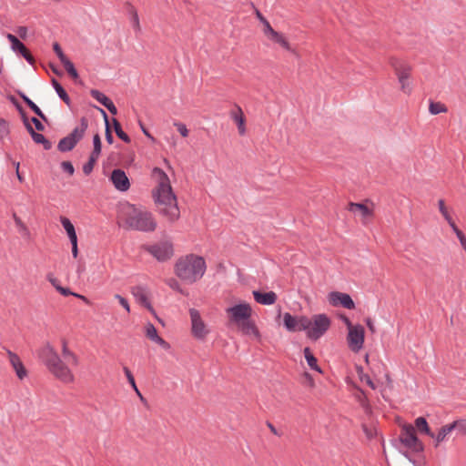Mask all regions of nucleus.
<instances>
[{
	"mask_svg": "<svg viewBox=\"0 0 466 466\" xmlns=\"http://www.w3.org/2000/svg\"><path fill=\"white\" fill-rule=\"evenodd\" d=\"M145 249L158 261L168 260L174 254L173 244L167 240L147 246Z\"/></svg>",
	"mask_w": 466,
	"mask_h": 466,
	"instance_id": "nucleus-11",
	"label": "nucleus"
},
{
	"mask_svg": "<svg viewBox=\"0 0 466 466\" xmlns=\"http://www.w3.org/2000/svg\"><path fill=\"white\" fill-rule=\"evenodd\" d=\"M363 431L369 439H372L374 436L377 435V430L375 428H371V427L370 428V427L364 425Z\"/></svg>",
	"mask_w": 466,
	"mask_h": 466,
	"instance_id": "nucleus-52",
	"label": "nucleus"
},
{
	"mask_svg": "<svg viewBox=\"0 0 466 466\" xmlns=\"http://www.w3.org/2000/svg\"><path fill=\"white\" fill-rule=\"evenodd\" d=\"M453 427V431L456 430L458 434L466 435V420L461 419L451 423Z\"/></svg>",
	"mask_w": 466,
	"mask_h": 466,
	"instance_id": "nucleus-41",
	"label": "nucleus"
},
{
	"mask_svg": "<svg viewBox=\"0 0 466 466\" xmlns=\"http://www.w3.org/2000/svg\"><path fill=\"white\" fill-rule=\"evenodd\" d=\"M61 167H62L63 170L67 172L69 175L74 174L75 169H74V167L71 162L64 161V162H62Z\"/></svg>",
	"mask_w": 466,
	"mask_h": 466,
	"instance_id": "nucleus-51",
	"label": "nucleus"
},
{
	"mask_svg": "<svg viewBox=\"0 0 466 466\" xmlns=\"http://www.w3.org/2000/svg\"><path fill=\"white\" fill-rule=\"evenodd\" d=\"M21 97L23 100L26 103V105L42 119L46 120V116L41 111V109L31 100L29 99L25 95H21Z\"/></svg>",
	"mask_w": 466,
	"mask_h": 466,
	"instance_id": "nucleus-39",
	"label": "nucleus"
},
{
	"mask_svg": "<svg viewBox=\"0 0 466 466\" xmlns=\"http://www.w3.org/2000/svg\"><path fill=\"white\" fill-rule=\"evenodd\" d=\"M191 321V333L194 338L203 340L209 334L210 330L202 319L200 312L196 309H189Z\"/></svg>",
	"mask_w": 466,
	"mask_h": 466,
	"instance_id": "nucleus-9",
	"label": "nucleus"
},
{
	"mask_svg": "<svg viewBox=\"0 0 466 466\" xmlns=\"http://www.w3.org/2000/svg\"><path fill=\"white\" fill-rule=\"evenodd\" d=\"M256 15L263 24V29H266L267 26H271L269 22L262 15V14L258 10L256 11Z\"/></svg>",
	"mask_w": 466,
	"mask_h": 466,
	"instance_id": "nucleus-55",
	"label": "nucleus"
},
{
	"mask_svg": "<svg viewBox=\"0 0 466 466\" xmlns=\"http://www.w3.org/2000/svg\"><path fill=\"white\" fill-rule=\"evenodd\" d=\"M365 321H366V325H367L368 329H370V331L371 333H375L376 329H375V325H374L372 319L368 318V319H366Z\"/></svg>",
	"mask_w": 466,
	"mask_h": 466,
	"instance_id": "nucleus-61",
	"label": "nucleus"
},
{
	"mask_svg": "<svg viewBox=\"0 0 466 466\" xmlns=\"http://www.w3.org/2000/svg\"><path fill=\"white\" fill-rule=\"evenodd\" d=\"M7 39L11 43V48L15 52H19L21 49H25V45L18 40L16 36L12 34L6 35Z\"/></svg>",
	"mask_w": 466,
	"mask_h": 466,
	"instance_id": "nucleus-37",
	"label": "nucleus"
},
{
	"mask_svg": "<svg viewBox=\"0 0 466 466\" xmlns=\"http://www.w3.org/2000/svg\"><path fill=\"white\" fill-rule=\"evenodd\" d=\"M61 63L64 66L66 72L68 73V75L73 79L78 78V73H77L76 69L75 68L74 64L67 57L65 60H62Z\"/></svg>",
	"mask_w": 466,
	"mask_h": 466,
	"instance_id": "nucleus-36",
	"label": "nucleus"
},
{
	"mask_svg": "<svg viewBox=\"0 0 466 466\" xmlns=\"http://www.w3.org/2000/svg\"><path fill=\"white\" fill-rule=\"evenodd\" d=\"M304 376H305L309 385L310 387H314V380H313L312 377L307 372L304 374Z\"/></svg>",
	"mask_w": 466,
	"mask_h": 466,
	"instance_id": "nucleus-64",
	"label": "nucleus"
},
{
	"mask_svg": "<svg viewBox=\"0 0 466 466\" xmlns=\"http://www.w3.org/2000/svg\"><path fill=\"white\" fill-rule=\"evenodd\" d=\"M206 268L202 257L190 254L177 259L175 264V274L182 281L192 284L203 277Z\"/></svg>",
	"mask_w": 466,
	"mask_h": 466,
	"instance_id": "nucleus-5",
	"label": "nucleus"
},
{
	"mask_svg": "<svg viewBox=\"0 0 466 466\" xmlns=\"http://www.w3.org/2000/svg\"><path fill=\"white\" fill-rule=\"evenodd\" d=\"M302 319H306V316H292L290 313L286 312L283 315V322L284 326L289 331L295 332L303 330L301 320Z\"/></svg>",
	"mask_w": 466,
	"mask_h": 466,
	"instance_id": "nucleus-18",
	"label": "nucleus"
},
{
	"mask_svg": "<svg viewBox=\"0 0 466 466\" xmlns=\"http://www.w3.org/2000/svg\"><path fill=\"white\" fill-rule=\"evenodd\" d=\"M120 218L127 229L153 232L157 222L151 211L142 206L125 204L121 208Z\"/></svg>",
	"mask_w": 466,
	"mask_h": 466,
	"instance_id": "nucleus-2",
	"label": "nucleus"
},
{
	"mask_svg": "<svg viewBox=\"0 0 466 466\" xmlns=\"http://www.w3.org/2000/svg\"><path fill=\"white\" fill-rule=\"evenodd\" d=\"M110 180L119 191H127L130 187V182L126 173L121 169H115L111 173Z\"/></svg>",
	"mask_w": 466,
	"mask_h": 466,
	"instance_id": "nucleus-16",
	"label": "nucleus"
},
{
	"mask_svg": "<svg viewBox=\"0 0 466 466\" xmlns=\"http://www.w3.org/2000/svg\"><path fill=\"white\" fill-rule=\"evenodd\" d=\"M302 329L309 339L317 340L329 329L331 321L326 314H315L301 320Z\"/></svg>",
	"mask_w": 466,
	"mask_h": 466,
	"instance_id": "nucleus-6",
	"label": "nucleus"
},
{
	"mask_svg": "<svg viewBox=\"0 0 466 466\" xmlns=\"http://www.w3.org/2000/svg\"><path fill=\"white\" fill-rule=\"evenodd\" d=\"M400 441L402 446L411 452L418 453L423 451V444L417 438L415 428L410 424L402 426Z\"/></svg>",
	"mask_w": 466,
	"mask_h": 466,
	"instance_id": "nucleus-8",
	"label": "nucleus"
},
{
	"mask_svg": "<svg viewBox=\"0 0 466 466\" xmlns=\"http://www.w3.org/2000/svg\"><path fill=\"white\" fill-rule=\"evenodd\" d=\"M231 116L238 126V133L244 135L246 133L245 116L240 107L237 111L231 113Z\"/></svg>",
	"mask_w": 466,
	"mask_h": 466,
	"instance_id": "nucleus-24",
	"label": "nucleus"
},
{
	"mask_svg": "<svg viewBox=\"0 0 466 466\" xmlns=\"http://www.w3.org/2000/svg\"><path fill=\"white\" fill-rule=\"evenodd\" d=\"M61 353L64 360L72 365L78 364V357L69 348V342L66 338L60 339Z\"/></svg>",
	"mask_w": 466,
	"mask_h": 466,
	"instance_id": "nucleus-21",
	"label": "nucleus"
},
{
	"mask_svg": "<svg viewBox=\"0 0 466 466\" xmlns=\"http://www.w3.org/2000/svg\"><path fill=\"white\" fill-rule=\"evenodd\" d=\"M174 126L177 127V131L183 137H187L188 136L189 131L185 124L181 122H175Z\"/></svg>",
	"mask_w": 466,
	"mask_h": 466,
	"instance_id": "nucleus-47",
	"label": "nucleus"
},
{
	"mask_svg": "<svg viewBox=\"0 0 466 466\" xmlns=\"http://www.w3.org/2000/svg\"><path fill=\"white\" fill-rule=\"evenodd\" d=\"M328 300L330 305L337 307L342 306L345 309H352L355 308L354 301L349 294L332 291L328 295Z\"/></svg>",
	"mask_w": 466,
	"mask_h": 466,
	"instance_id": "nucleus-14",
	"label": "nucleus"
},
{
	"mask_svg": "<svg viewBox=\"0 0 466 466\" xmlns=\"http://www.w3.org/2000/svg\"><path fill=\"white\" fill-rule=\"evenodd\" d=\"M48 280L53 285V287L57 290V287H60V284H59V281L57 280V279L49 277Z\"/></svg>",
	"mask_w": 466,
	"mask_h": 466,
	"instance_id": "nucleus-62",
	"label": "nucleus"
},
{
	"mask_svg": "<svg viewBox=\"0 0 466 466\" xmlns=\"http://www.w3.org/2000/svg\"><path fill=\"white\" fill-rule=\"evenodd\" d=\"M123 371L127 379V381L129 382V384L131 385L132 389L135 390V392L137 393V395L140 398L141 400H144L141 392L139 391L137 384H136V381H135V378L131 372V370L127 368V367H124L123 368Z\"/></svg>",
	"mask_w": 466,
	"mask_h": 466,
	"instance_id": "nucleus-32",
	"label": "nucleus"
},
{
	"mask_svg": "<svg viewBox=\"0 0 466 466\" xmlns=\"http://www.w3.org/2000/svg\"><path fill=\"white\" fill-rule=\"evenodd\" d=\"M86 128L87 121L85 118H82L80 125L76 127L68 136L73 138L76 143H77L83 137Z\"/></svg>",
	"mask_w": 466,
	"mask_h": 466,
	"instance_id": "nucleus-27",
	"label": "nucleus"
},
{
	"mask_svg": "<svg viewBox=\"0 0 466 466\" xmlns=\"http://www.w3.org/2000/svg\"><path fill=\"white\" fill-rule=\"evenodd\" d=\"M96 161H92V155L90 156L89 161L83 167V171L85 174H89L94 167Z\"/></svg>",
	"mask_w": 466,
	"mask_h": 466,
	"instance_id": "nucleus-53",
	"label": "nucleus"
},
{
	"mask_svg": "<svg viewBox=\"0 0 466 466\" xmlns=\"http://www.w3.org/2000/svg\"><path fill=\"white\" fill-rule=\"evenodd\" d=\"M145 334L147 339L158 344L162 348L166 350L169 349V344L166 340H164L160 336H158L157 330L152 323H147L145 326Z\"/></svg>",
	"mask_w": 466,
	"mask_h": 466,
	"instance_id": "nucleus-19",
	"label": "nucleus"
},
{
	"mask_svg": "<svg viewBox=\"0 0 466 466\" xmlns=\"http://www.w3.org/2000/svg\"><path fill=\"white\" fill-rule=\"evenodd\" d=\"M19 36L25 39L27 35V28L25 26H19L16 30Z\"/></svg>",
	"mask_w": 466,
	"mask_h": 466,
	"instance_id": "nucleus-59",
	"label": "nucleus"
},
{
	"mask_svg": "<svg viewBox=\"0 0 466 466\" xmlns=\"http://www.w3.org/2000/svg\"><path fill=\"white\" fill-rule=\"evenodd\" d=\"M450 227L451 228L452 231L455 233V235L457 236L460 243L461 244L462 241H466V237L465 235L463 234V232L457 227V225L454 223H452V225H450Z\"/></svg>",
	"mask_w": 466,
	"mask_h": 466,
	"instance_id": "nucleus-44",
	"label": "nucleus"
},
{
	"mask_svg": "<svg viewBox=\"0 0 466 466\" xmlns=\"http://www.w3.org/2000/svg\"><path fill=\"white\" fill-rule=\"evenodd\" d=\"M9 134V127L5 120L0 119V139H5Z\"/></svg>",
	"mask_w": 466,
	"mask_h": 466,
	"instance_id": "nucleus-43",
	"label": "nucleus"
},
{
	"mask_svg": "<svg viewBox=\"0 0 466 466\" xmlns=\"http://www.w3.org/2000/svg\"><path fill=\"white\" fill-rule=\"evenodd\" d=\"M113 124H114V129H115L116 136L120 139L125 141L126 143H129L130 142L129 137L122 130L119 122L116 118L113 119Z\"/></svg>",
	"mask_w": 466,
	"mask_h": 466,
	"instance_id": "nucleus-40",
	"label": "nucleus"
},
{
	"mask_svg": "<svg viewBox=\"0 0 466 466\" xmlns=\"http://www.w3.org/2000/svg\"><path fill=\"white\" fill-rule=\"evenodd\" d=\"M6 355H7L9 363H10L11 367L13 368L14 371L15 372V375L17 376V378L20 380H23L24 379H25L28 375V372H27V370L25 369L24 363L22 362L20 357L16 353L13 352L11 350H7Z\"/></svg>",
	"mask_w": 466,
	"mask_h": 466,
	"instance_id": "nucleus-15",
	"label": "nucleus"
},
{
	"mask_svg": "<svg viewBox=\"0 0 466 466\" xmlns=\"http://www.w3.org/2000/svg\"><path fill=\"white\" fill-rule=\"evenodd\" d=\"M340 319H341V320L343 321V323L345 324V326L347 327V329H348V330H349V329H352V328H354V327H355V325H356V324H353V323L350 320V319H349L348 317H346L345 315H341V316H340Z\"/></svg>",
	"mask_w": 466,
	"mask_h": 466,
	"instance_id": "nucleus-56",
	"label": "nucleus"
},
{
	"mask_svg": "<svg viewBox=\"0 0 466 466\" xmlns=\"http://www.w3.org/2000/svg\"><path fill=\"white\" fill-rule=\"evenodd\" d=\"M438 208L445 221L450 225L454 223V219L451 216V210L446 206L445 201L443 199L438 200Z\"/></svg>",
	"mask_w": 466,
	"mask_h": 466,
	"instance_id": "nucleus-26",
	"label": "nucleus"
},
{
	"mask_svg": "<svg viewBox=\"0 0 466 466\" xmlns=\"http://www.w3.org/2000/svg\"><path fill=\"white\" fill-rule=\"evenodd\" d=\"M453 427L451 426V423L443 425L438 431V433L434 434V440L436 441L435 446H438L441 442L444 441L446 438L452 432Z\"/></svg>",
	"mask_w": 466,
	"mask_h": 466,
	"instance_id": "nucleus-25",
	"label": "nucleus"
},
{
	"mask_svg": "<svg viewBox=\"0 0 466 466\" xmlns=\"http://www.w3.org/2000/svg\"><path fill=\"white\" fill-rule=\"evenodd\" d=\"M31 122L35 125V128L39 131L44 130V125L35 117L31 119Z\"/></svg>",
	"mask_w": 466,
	"mask_h": 466,
	"instance_id": "nucleus-60",
	"label": "nucleus"
},
{
	"mask_svg": "<svg viewBox=\"0 0 466 466\" xmlns=\"http://www.w3.org/2000/svg\"><path fill=\"white\" fill-rule=\"evenodd\" d=\"M101 152V139L98 134L94 136V150L91 153L92 161H96Z\"/></svg>",
	"mask_w": 466,
	"mask_h": 466,
	"instance_id": "nucleus-38",
	"label": "nucleus"
},
{
	"mask_svg": "<svg viewBox=\"0 0 466 466\" xmlns=\"http://www.w3.org/2000/svg\"><path fill=\"white\" fill-rule=\"evenodd\" d=\"M450 227L451 228L452 231L455 233V235L457 236L460 243L461 244L462 241H466V237L465 235L463 234V232L457 227V225L454 223H452V225H450Z\"/></svg>",
	"mask_w": 466,
	"mask_h": 466,
	"instance_id": "nucleus-45",
	"label": "nucleus"
},
{
	"mask_svg": "<svg viewBox=\"0 0 466 466\" xmlns=\"http://www.w3.org/2000/svg\"><path fill=\"white\" fill-rule=\"evenodd\" d=\"M166 283L172 289L177 290L178 292H182V289L180 287V284L178 283V281L176 279H173V278L168 279L166 280Z\"/></svg>",
	"mask_w": 466,
	"mask_h": 466,
	"instance_id": "nucleus-48",
	"label": "nucleus"
},
{
	"mask_svg": "<svg viewBox=\"0 0 466 466\" xmlns=\"http://www.w3.org/2000/svg\"><path fill=\"white\" fill-rule=\"evenodd\" d=\"M38 356L43 360L48 371L57 380L64 383H71L75 376L66 363L58 355L55 347L46 342L38 350Z\"/></svg>",
	"mask_w": 466,
	"mask_h": 466,
	"instance_id": "nucleus-3",
	"label": "nucleus"
},
{
	"mask_svg": "<svg viewBox=\"0 0 466 466\" xmlns=\"http://www.w3.org/2000/svg\"><path fill=\"white\" fill-rule=\"evenodd\" d=\"M365 341V329L360 324H356L354 328L348 330L347 343L349 349L353 352H359L362 350Z\"/></svg>",
	"mask_w": 466,
	"mask_h": 466,
	"instance_id": "nucleus-12",
	"label": "nucleus"
},
{
	"mask_svg": "<svg viewBox=\"0 0 466 466\" xmlns=\"http://www.w3.org/2000/svg\"><path fill=\"white\" fill-rule=\"evenodd\" d=\"M70 242L72 245V255L74 258H76L78 255L77 239H72Z\"/></svg>",
	"mask_w": 466,
	"mask_h": 466,
	"instance_id": "nucleus-57",
	"label": "nucleus"
},
{
	"mask_svg": "<svg viewBox=\"0 0 466 466\" xmlns=\"http://www.w3.org/2000/svg\"><path fill=\"white\" fill-rule=\"evenodd\" d=\"M415 427L420 432L425 433L431 438H434V433L431 431L428 422L423 417H419L415 420Z\"/></svg>",
	"mask_w": 466,
	"mask_h": 466,
	"instance_id": "nucleus-30",
	"label": "nucleus"
},
{
	"mask_svg": "<svg viewBox=\"0 0 466 466\" xmlns=\"http://www.w3.org/2000/svg\"><path fill=\"white\" fill-rule=\"evenodd\" d=\"M132 23H133V27L139 31L140 30V24H139V18H138V15L136 11L133 12L132 14Z\"/></svg>",
	"mask_w": 466,
	"mask_h": 466,
	"instance_id": "nucleus-54",
	"label": "nucleus"
},
{
	"mask_svg": "<svg viewBox=\"0 0 466 466\" xmlns=\"http://www.w3.org/2000/svg\"><path fill=\"white\" fill-rule=\"evenodd\" d=\"M131 293L137 301L150 311H154L149 300V291L143 286H135L131 289Z\"/></svg>",
	"mask_w": 466,
	"mask_h": 466,
	"instance_id": "nucleus-17",
	"label": "nucleus"
},
{
	"mask_svg": "<svg viewBox=\"0 0 466 466\" xmlns=\"http://www.w3.org/2000/svg\"><path fill=\"white\" fill-rule=\"evenodd\" d=\"M356 370H357V373H358V376H359V379L360 380V381L365 382L372 390L376 389L374 382L371 380L370 376L364 372L362 367L357 366Z\"/></svg>",
	"mask_w": 466,
	"mask_h": 466,
	"instance_id": "nucleus-35",
	"label": "nucleus"
},
{
	"mask_svg": "<svg viewBox=\"0 0 466 466\" xmlns=\"http://www.w3.org/2000/svg\"><path fill=\"white\" fill-rule=\"evenodd\" d=\"M60 222L67 234L69 240L77 239L75 227L70 219L62 216L60 217Z\"/></svg>",
	"mask_w": 466,
	"mask_h": 466,
	"instance_id": "nucleus-28",
	"label": "nucleus"
},
{
	"mask_svg": "<svg viewBox=\"0 0 466 466\" xmlns=\"http://www.w3.org/2000/svg\"><path fill=\"white\" fill-rule=\"evenodd\" d=\"M304 357L308 362V365L310 367V369H312L319 373H322L320 367L317 363V359L311 353L309 348L304 349Z\"/></svg>",
	"mask_w": 466,
	"mask_h": 466,
	"instance_id": "nucleus-29",
	"label": "nucleus"
},
{
	"mask_svg": "<svg viewBox=\"0 0 466 466\" xmlns=\"http://www.w3.org/2000/svg\"><path fill=\"white\" fill-rule=\"evenodd\" d=\"M389 64L397 76L401 92L410 95L412 92V86L410 80L412 70L411 66L408 62L394 56L389 59Z\"/></svg>",
	"mask_w": 466,
	"mask_h": 466,
	"instance_id": "nucleus-7",
	"label": "nucleus"
},
{
	"mask_svg": "<svg viewBox=\"0 0 466 466\" xmlns=\"http://www.w3.org/2000/svg\"><path fill=\"white\" fill-rule=\"evenodd\" d=\"M114 298L116 299H117V301L119 302V304L125 309V310L127 311V313H129L130 312V306H129V303L127 301V299H125L124 297H122L121 295L119 294H115Z\"/></svg>",
	"mask_w": 466,
	"mask_h": 466,
	"instance_id": "nucleus-46",
	"label": "nucleus"
},
{
	"mask_svg": "<svg viewBox=\"0 0 466 466\" xmlns=\"http://www.w3.org/2000/svg\"><path fill=\"white\" fill-rule=\"evenodd\" d=\"M76 143L74 139L67 136L60 140L58 149L63 152L69 151L76 146Z\"/></svg>",
	"mask_w": 466,
	"mask_h": 466,
	"instance_id": "nucleus-33",
	"label": "nucleus"
},
{
	"mask_svg": "<svg viewBox=\"0 0 466 466\" xmlns=\"http://www.w3.org/2000/svg\"><path fill=\"white\" fill-rule=\"evenodd\" d=\"M230 324L235 325L244 335L259 339L260 333L255 322L251 319L252 308L247 302H241L225 310Z\"/></svg>",
	"mask_w": 466,
	"mask_h": 466,
	"instance_id": "nucleus-4",
	"label": "nucleus"
},
{
	"mask_svg": "<svg viewBox=\"0 0 466 466\" xmlns=\"http://www.w3.org/2000/svg\"><path fill=\"white\" fill-rule=\"evenodd\" d=\"M90 95L92 96L93 98H95L96 101H98L104 106H106L112 115L117 114V109H116V106L106 95H104L103 93H101L100 91H98L96 89H92L90 91Z\"/></svg>",
	"mask_w": 466,
	"mask_h": 466,
	"instance_id": "nucleus-20",
	"label": "nucleus"
},
{
	"mask_svg": "<svg viewBox=\"0 0 466 466\" xmlns=\"http://www.w3.org/2000/svg\"><path fill=\"white\" fill-rule=\"evenodd\" d=\"M140 125V127L143 131V133L148 137L150 138L152 141H155V138L151 136V134L147 131V129L144 127V125L142 123L139 124Z\"/></svg>",
	"mask_w": 466,
	"mask_h": 466,
	"instance_id": "nucleus-63",
	"label": "nucleus"
},
{
	"mask_svg": "<svg viewBox=\"0 0 466 466\" xmlns=\"http://www.w3.org/2000/svg\"><path fill=\"white\" fill-rule=\"evenodd\" d=\"M13 218L17 228V231L24 237L29 238L30 231L25 223L16 214L13 215Z\"/></svg>",
	"mask_w": 466,
	"mask_h": 466,
	"instance_id": "nucleus-31",
	"label": "nucleus"
},
{
	"mask_svg": "<svg viewBox=\"0 0 466 466\" xmlns=\"http://www.w3.org/2000/svg\"><path fill=\"white\" fill-rule=\"evenodd\" d=\"M253 296H254L255 300L261 305H273L278 299V296L274 291L262 293V292L254 290Z\"/></svg>",
	"mask_w": 466,
	"mask_h": 466,
	"instance_id": "nucleus-22",
	"label": "nucleus"
},
{
	"mask_svg": "<svg viewBox=\"0 0 466 466\" xmlns=\"http://www.w3.org/2000/svg\"><path fill=\"white\" fill-rule=\"evenodd\" d=\"M53 86L57 93V95L59 96V97L66 104H69L70 102V99H69V96H67L66 92L65 91V89L61 86V85L56 81V80H53Z\"/></svg>",
	"mask_w": 466,
	"mask_h": 466,
	"instance_id": "nucleus-42",
	"label": "nucleus"
},
{
	"mask_svg": "<svg viewBox=\"0 0 466 466\" xmlns=\"http://www.w3.org/2000/svg\"><path fill=\"white\" fill-rule=\"evenodd\" d=\"M263 34L271 42L278 44L283 49L295 53L288 38L280 32L276 31L272 26L263 29Z\"/></svg>",
	"mask_w": 466,
	"mask_h": 466,
	"instance_id": "nucleus-13",
	"label": "nucleus"
},
{
	"mask_svg": "<svg viewBox=\"0 0 466 466\" xmlns=\"http://www.w3.org/2000/svg\"><path fill=\"white\" fill-rule=\"evenodd\" d=\"M374 208L375 205L370 201L365 203L350 202L347 209L358 216L363 225H367L374 216Z\"/></svg>",
	"mask_w": 466,
	"mask_h": 466,
	"instance_id": "nucleus-10",
	"label": "nucleus"
},
{
	"mask_svg": "<svg viewBox=\"0 0 466 466\" xmlns=\"http://www.w3.org/2000/svg\"><path fill=\"white\" fill-rule=\"evenodd\" d=\"M106 139L109 144L113 143V136L109 125H106Z\"/></svg>",
	"mask_w": 466,
	"mask_h": 466,
	"instance_id": "nucleus-58",
	"label": "nucleus"
},
{
	"mask_svg": "<svg viewBox=\"0 0 466 466\" xmlns=\"http://www.w3.org/2000/svg\"><path fill=\"white\" fill-rule=\"evenodd\" d=\"M151 177L155 182L152 198L161 216L174 223L180 218L177 196L173 191L170 179L164 170L154 167Z\"/></svg>",
	"mask_w": 466,
	"mask_h": 466,
	"instance_id": "nucleus-1",
	"label": "nucleus"
},
{
	"mask_svg": "<svg viewBox=\"0 0 466 466\" xmlns=\"http://www.w3.org/2000/svg\"><path fill=\"white\" fill-rule=\"evenodd\" d=\"M25 127L27 131L30 133L33 140L36 144H42L44 146V148L46 150L51 148V143L47 139H46V137L42 134L36 133L33 129L32 126L27 122H25Z\"/></svg>",
	"mask_w": 466,
	"mask_h": 466,
	"instance_id": "nucleus-23",
	"label": "nucleus"
},
{
	"mask_svg": "<svg viewBox=\"0 0 466 466\" xmlns=\"http://www.w3.org/2000/svg\"><path fill=\"white\" fill-rule=\"evenodd\" d=\"M448 111L447 106L441 102H431L429 106V112L431 115H438L441 113H446Z\"/></svg>",
	"mask_w": 466,
	"mask_h": 466,
	"instance_id": "nucleus-34",
	"label": "nucleus"
},
{
	"mask_svg": "<svg viewBox=\"0 0 466 466\" xmlns=\"http://www.w3.org/2000/svg\"><path fill=\"white\" fill-rule=\"evenodd\" d=\"M53 49H54L55 53L56 54V56H58L60 62L66 58V55L64 54V52L58 43H55L53 45Z\"/></svg>",
	"mask_w": 466,
	"mask_h": 466,
	"instance_id": "nucleus-50",
	"label": "nucleus"
},
{
	"mask_svg": "<svg viewBox=\"0 0 466 466\" xmlns=\"http://www.w3.org/2000/svg\"><path fill=\"white\" fill-rule=\"evenodd\" d=\"M57 291H58L60 294H62L63 296H71V295H73V296L78 297V298H80V299H85V297H84V296L77 295V294H76V293L72 292L69 289H67V288H64V287H62V286L57 287Z\"/></svg>",
	"mask_w": 466,
	"mask_h": 466,
	"instance_id": "nucleus-49",
	"label": "nucleus"
}]
</instances>
